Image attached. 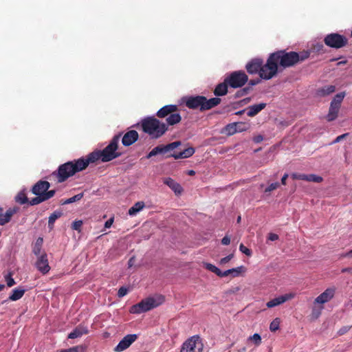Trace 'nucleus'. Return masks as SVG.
Returning <instances> with one entry per match:
<instances>
[{"label":"nucleus","instance_id":"nucleus-44","mask_svg":"<svg viewBox=\"0 0 352 352\" xmlns=\"http://www.w3.org/2000/svg\"><path fill=\"white\" fill-rule=\"evenodd\" d=\"M280 186L278 182L272 183L268 187L265 189V192H270L272 190H276Z\"/></svg>","mask_w":352,"mask_h":352},{"label":"nucleus","instance_id":"nucleus-29","mask_svg":"<svg viewBox=\"0 0 352 352\" xmlns=\"http://www.w3.org/2000/svg\"><path fill=\"white\" fill-rule=\"evenodd\" d=\"M63 215V212L60 210L54 211L48 219V228L50 230H52L54 227V223L56 220L60 218Z\"/></svg>","mask_w":352,"mask_h":352},{"label":"nucleus","instance_id":"nucleus-3","mask_svg":"<svg viewBox=\"0 0 352 352\" xmlns=\"http://www.w3.org/2000/svg\"><path fill=\"white\" fill-rule=\"evenodd\" d=\"M278 65L283 67H291L307 60L311 54L309 50H303L300 52L294 51L286 52L279 50L274 52Z\"/></svg>","mask_w":352,"mask_h":352},{"label":"nucleus","instance_id":"nucleus-12","mask_svg":"<svg viewBox=\"0 0 352 352\" xmlns=\"http://www.w3.org/2000/svg\"><path fill=\"white\" fill-rule=\"evenodd\" d=\"M50 184L47 181L39 180L32 188L31 191L35 195L44 196L49 195V199L53 197L56 194L55 190H50Z\"/></svg>","mask_w":352,"mask_h":352},{"label":"nucleus","instance_id":"nucleus-57","mask_svg":"<svg viewBox=\"0 0 352 352\" xmlns=\"http://www.w3.org/2000/svg\"><path fill=\"white\" fill-rule=\"evenodd\" d=\"M288 174L287 173H285L284 174V175L281 178V184L282 185H284L285 186L286 185V181H287V179L288 178Z\"/></svg>","mask_w":352,"mask_h":352},{"label":"nucleus","instance_id":"nucleus-61","mask_svg":"<svg viewBox=\"0 0 352 352\" xmlns=\"http://www.w3.org/2000/svg\"><path fill=\"white\" fill-rule=\"evenodd\" d=\"M134 258L132 257L129 261V266L131 267L133 265Z\"/></svg>","mask_w":352,"mask_h":352},{"label":"nucleus","instance_id":"nucleus-7","mask_svg":"<svg viewBox=\"0 0 352 352\" xmlns=\"http://www.w3.org/2000/svg\"><path fill=\"white\" fill-rule=\"evenodd\" d=\"M160 118H166L168 125H175L180 122L182 117L179 113L178 106L176 104H168L162 107L156 113Z\"/></svg>","mask_w":352,"mask_h":352},{"label":"nucleus","instance_id":"nucleus-64","mask_svg":"<svg viewBox=\"0 0 352 352\" xmlns=\"http://www.w3.org/2000/svg\"><path fill=\"white\" fill-rule=\"evenodd\" d=\"M5 288V285L3 284H0V292H1Z\"/></svg>","mask_w":352,"mask_h":352},{"label":"nucleus","instance_id":"nucleus-5","mask_svg":"<svg viewBox=\"0 0 352 352\" xmlns=\"http://www.w3.org/2000/svg\"><path fill=\"white\" fill-rule=\"evenodd\" d=\"M141 126L142 131L153 139L162 137L168 131V126L165 123L153 117L142 120Z\"/></svg>","mask_w":352,"mask_h":352},{"label":"nucleus","instance_id":"nucleus-34","mask_svg":"<svg viewBox=\"0 0 352 352\" xmlns=\"http://www.w3.org/2000/svg\"><path fill=\"white\" fill-rule=\"evenodd\" d=\"M43 239L42 237H38L33 247L32 252L36 256H39L41 252Z\"/></svg>","mask_w":352,"mask_h":352},{"label":"nucleus","instance_id":"nucleus-63","mask_svg":"<svg viewBox=\"0 0 352 352\" xmlns=\"http://www.w3.org/2000/svg\"><path fill=\"white\" fill-rule=\"evenodd\" d=\"M235 96H236V98H239V97L243 96V95H241V94H240V90H239L236 93Z\"/></svg>","mask_w":352,"mask_h":352},{"label":"nucleus","instance_id":"nucleus-36","mask_svg":"<svg viewBox=\"0 0 352 352\" xmlns=\"http://www.w3.org/2000/svg\"><path fill=\"white\" fill-rule=\"evenodd\" d=\"M86 347L82 345H78L67 349L62 350L60 352H85Z\"/></svg>","mask_w":352,"mask_h":352},{"label":"nucleus","instance_id":"nucleus-50","mask_svg":"<svg viewBox=\"0 0 352 352\" xmlns=\"http://www.w3.org/2000/svg\"><path fill=\"white\" fill-rule=\"evenodd\" d=\"M233 271H235V270L230 269V270H226L224 272L221 271L220 275L219 276V277L228 276V275H230L231 274H232Z\"/></svg>","mask_w":352,"mask_h":352},{"label":"nucleus","instance_id":"nucleus-15","mask_svg":"<svg viewBox=\"0 0 352 352\" xmlns=\"http://www.w3.org/2000/svg\"><path fill=\"white\" fill-rule=\"evenodd\" d=\"M138 338V336L136 334H128L124 336L118 343V344L115 347L114 351L116 352H121L127 348H129L131 344L134 342Z\"/></svg>","mask_w":352,"mask_h":352},{"label":"nucleus","instance_id":"nucleus-17","mask_svg":"<svg viewBox=\"0 0 352 352\" xmlns=\"http://www.w3.org/2000/svg\"><path fill=\"white\" fill-rule=\"evenodd\" d=\"M19 210V207L14 206L8 208L6 212H3V209L0 207V226H4L9 223L12 216L18 212Z\"/></svg>","mask_w":352,"mask_h":352},{"label":"nucleus","instance_id":"nucleus-48","mask_svg":"<svg viewBox=\"0 0 352 352\" xmlns=\"http://www.w3.org/2000/svg\"><path fill=\"white\" fill-rule=\"evenodd\" d=\"M127 292H128V289H127L126 287H121L119 289L118 292V296L120 298L123 297V296H124L125 295H126Z\"/></svg>","mask_w":352,"mask_h":352},{"label":"nucleus","instance_id":"nucleus-20","mask_svg":"<svg viewBox=\"0 0 352 352\" xmlns=\"http://www.w3.org/2000/svg\"><path fill=\"white\" fill-rule=\"evenodd\" d=\"M138 133L135 130L126 132L122 139V143L125 146H129L135 143L138 139Z\"/></svg>","mask_w":352,"mask_h":352},{"label":"nucleus","instance_id":"nucleus-55","mask_svg":"<svg viewBox=\"0 0 352 352\" xmlns=\"http://www.w3.org/2000/svg\"><path fill=\"white\" fill-rule=\"evenodd\" d=\"M268 239L272 241H274L278 239V236L274 233H270L268 235Z\"/></svg>","mask_w":352,"mask_h":352},{"label":"nucleus","instance_id":"nucleus-18","mask_svg":"<svg viewBox=\"0 0 352 352\" xmlns=\"http://www.w3.org/2000/svg\"><path fill=\"white\" fill-rule=\"evenodd\" d=\"M263 60L261 58H254L248 62L245 65L247 72L250 74H258L261 72Z\"/></svg>","mask_w":352,"mask_h":352},{"label":"nucleus","instance_id":"nucleus-59","mask_svg":"<svg viewBox=\"0 0 352 352\" xmlns=\"http://www.w3.org/2000/svg\"><path fill=\"white\" fill-rule=\"evenodd\" d=\"M322 48H323V45L322 44H317V45H314V49L317 52H319Z\"/></svg>","mask_w":352,"mask_h":352},{"label":"nucleus","instance_id":"nucleus-16","mask_svg":"<svg viewBox=\"0 0 352 352\" xmlns=\"http://www.w3.org/2000/svg\"><path fill=\"white\" fill-rule=\"evenodd\" d=\"M36 267L43 274H46L50 272V267L49 265L47 255L46 253H43L41 255L38 256V258L36 262Z\"/></svg>","mask_w":352,"mask_h":352},{"label":"nucleus","instance_id":"nucleus-39","mask_svg":"<svg viewBox=\"0 0 352 352\" xmlns=\"http://www.w3.org/2000/svg\"><path fill=\"white\" fill-rule=\"evenodd\" d=\"M231 270H234L236 271H233L232 275V277H237L239 276L241 273L245 272L246 271V268L243 265H241L239 267H237L236 268H232Z\"/></svg>","mask_w":352,"mask_h":352},{"label":"nucleus","instance_id":"nucleus-33","mask_svg":"<svg viewBox=\"0 0 352 352\" xmlns=\"http://www.w3.org/2000/svg\"><path fill=\"white\" fill-rule=\"evenodd\" d=\"M14 200L16 203L23 205L28 203V198L25 190H21L16 195Z\"/></svg>","mask_w":352,"mask_h":352},{"label":"nucleus","instance_id":"nucleus-54","mask_svg":"<svg viewBox=\"0 0 352 352\" xmlns=\"http://www.w3.org/2000/svg\"><path fill=\"white\" fill-rule=\"evenodd\" d=\"M251 89L252 88L250 86L244 87L240 90V94H241V95H246L251 91Z\"/></svg>","mask_w":352,"mask_h":352},{"label":"nucleus","instance_id":"nucleus-56","mask_svg":"<svg viewBox=\"0 0 352 352\" xmlns=\"http://www.w3.org/2000/svg\"><path fill=\"white\" fill-rule=\"evenodd\" d=\"M113 220H114L113 217H111L109 219H108L104 223V228H109L112 226V224L113 223Z\"/></svg>","mask_w":352,"mask_h":352},{"label":"nucleus","instance_id":"nucleus-26","mask_svg":"<svg viewBox=\"0 0 352 352\" xmlns=\"http://www.w3.org/2000/svg\"><path fill=\"white\" fill-rule=\"evenodd\" d=\"M228 87H229V85L228 82H226V78H225L223 82H221L216 86V87L214 90V94L216 96H225L228 93Z\"/></svg>","mask_w":352,"mask_h":352},{"label":"nucleus","instance_id":"nucleus-41","mask_svg":"<svg viewBox=\"0 0 352 352\" xmlns=\"http://www.w3.org/2000/svg\"><path fill=\"white\" fill-rule=\"evenodd\" d=\"M279 319L278 318H276L274 319L271 323H270V329L271 331L272 332H274L276 331V330L278 329L279 328Z\"/></svg>","mask_w":352,"mask_h":352},{"label":"nucleus","instance_id":"nucleus-8","mask_svg":"<svg viewBox=\"0 0 352 352\" xmlns=\"http://www.w3.org/2000/svg\"><path fill=\"white\" fill-rule=\"evenodd\" d=\"M278 63L274 53L270 54L265 64L262 63L260 78L264 80H270L276 76L278 69Z\"/></svg>","mask_w":352,"mask_h":352},{"label":"nucleus","instance_id":"nucleus-10","mask_svg":"<svg viewBox=\"0 0 352 352\" xmlns=\"http://www.w3.org/2000/svg\"><path fill=\"white\" fill-rule=\"evenodd\" d=\"M324 43L329 47L340 49L347 45L348 38L338 33H330L324 38Z\"/></svg>","mask_w":352,"mask_h":352},{"label":"nucleus","instance_id":"nucleus-6","mask_svg":"<svg viewBox=\"0 0 352 352\" xmlns=\"http://www.w3.org/2000/svg\"><path fill=\"white\" fill-rule=\"evenodd\" d=\"M164 300V297L162 295L146 298L140 302L133 305L130 309V312L132 314H141L150 311L162 305Z\"/></svg>","mask_w":352,"mask_h":352},{"label":"nucleus","instance_id":"nucleus-14","mask_svg":"<svg viewBox=\"0 0 352 352\" xmlns=\"http://www.w3.org/2000/svg\"><path fill=\"white\" fill-rule=\"evenodd\" d=\"M181 144L180 141L173 142L172 143L168 144L166 145H158L154 148H153L147 155L146 158L149 159L153 156H155L158 154H165L168 153L177 147H178Z\"/></svg>","mask_w":352,"mask_h":352},{"label":"nucleus","instance_id":"nucleus-24","mask_svg":"<svg viewBox=\"0 0 352 352\" xmlns=\"http://www.w3.org/2000/svg\"><path fill=\"white\" fill-rule=\"evenodd\" d=\"M267 104L265 102H261L259 104H253L249 106L247 108V115L249 117H254L257 115L260 111L264 109L266 107Z\"/></svg>","mask_w":352,"mask_h":352},{"label":"nucleus","instance_id":"nucleus-62","mask_svg":"<svg viewBox=\"0 0 352 352\" xmlns=\"http://www.w3.org/2000/svg\"><path fill=\"white\" fill-rule=\"evenodd\" d=\"M195 174V172L193 170H190L188 172V175H194Z\"/></svg>","mask_w":352,"mask_h":352},{"label":"nucleus","instance_id":"nucleus-60","mask_svg":"<svg viewBox=\"0 0 352 352\" xmlns=\"http://www.w3.org/2000/svg\"><path fill=\"white\" fill-rule=\"evenodd\" d=\"M342 257H352V250L345 254H343L342 255Z\"/></svg>","mask_w":352,"mask_h":352},{"label":"nucleus","instance_id":"nucleus-9","mask_svg":"<svg viewBox=\"0 0 352 352\" xmlns=\"http://www.w3.org/2000/svg\"><path fill=\"white\" fill-rule=\"evenodd\" d=\"M226 78L229 87L234 89L242 87L248 81V75L242 70L231 72Z\"/></svg>","mask_w":352,"mask_h":352},{"label":"nucleus","instance_id":"nucleus-28","mask_svg":"<svg viewBox=\"0 0 352 352\" xmlns=\"http://www.w3.org/2000/svg\"><path fill=\"white\" fill-rule=\"evenodd\" d=\"M335 91L336 87L334 85H327L318 89L317 90V95L324 97L333 94Z\"/></svg>","mask_w":352,"mask_h":352},{"label":"nucleus","instance_id":"nucleus-22","mask_svg":"<svg viewBox=\"0 0 352 352\" xmlns=\"http://www.w3.org/2000/svg\"><path fill=\"white\" fill-rule=\"evenodd\" d=\"M89 333L87 327L80 324L78 325L69 335V339H75L81 337L82 335Z\"/></svg>","mask_w":352,"mask_h":352},{"label":"nucleus","instance_id":"nucleus-46","mask_svg":"<svg viewBox=\"0 0 352 352\" xmlns=\"http://www.w3.org/2000/svg\"><path fill=\"white\" fill-rule=\"evenodd\" d=\"M293 179H300V180H306L307 175L305 174H298V173H293L291 175Z\"/></svg>","mask_w":352,"mask_h":352},{"label":"nucleus","instance_id":"nucleus-23","mask_svg":"<svg viewBox=\"0 0 352 352\" xmlns=\"http://www.w3.org/2000/svg\"><path fill=\"white\" fill-rule=\"evenodd\" d=\"M164 184L173 190L177 195H181L183 191L182 186L170 177L165 178L164 179Z\"/></svg>","mask_w":352,"mask_h":352},{"label":"nucleus","instance_id":"nucleus-19","mask_svg":"<svg viewBox=\"0 0 352 352\" xmlns=\"http://www.w3.org/2000/svg\"><path fill=\"white\" fill-rule=\"evenodd\" d=\"M295 296V294L293 293H289L285 294L284 295L280 296L278 297H276L270 301H268L266 304V306L268 308H272L276 306L280 305L284 302H285L287 300H289L292 298H294Z\"/></svg>","mask_w":352,"mask_h":352},{"label":"nucleus","instance_id":"nucleus-52","mask_svg":"<svg viewBox=\"0 0 352 352\" xmlns=\"http://www.w3.org/2000/svg\"><path fill=\"white\" fill-rule=\"evenodd\" d=\"M261 82V80L259 78H256V79H252L250 80L249 82H248V85L249 86L251 87L252 86H254V85H258V83Z\"/></svg>","mask_w":352,"mask_h":352},{"label":"nucleus","instance_id":"nucleus-35","mask_svg":"<svg viewBox=\"0 0 352 352\" xmlns=\"http://www.w3.org/2000/svg\"><path fill=\"white\" fill-rule=\"evenodd\" d=\"M204 267L206 270L214 273L217 276H219L220 275L221 270L215 265L211 263H204Z\"/></svg>","mask_w":352,"mask_h":352},{"label":"nucleus","instance_id":"nucleus-1","mask_svg":"<svg viewBox=\"0 0 352 352\" xmlns=\"http://www.w3.org/2000/svg\"><path fill=\"white\" fill-rule=\"evenodd\" d=\"M121 134L115 135L109 144L102 150H95L89 153L85 157L89 163L93 164L101 160L102 162H110L121 155L117 150Z\"/></svg>","mask_w":352,"mask_h":352},{"label":"nucleus","instance_id":"nucleus-58","mask_svg":"<svg viewBox=\"0 0 352 352\" xmlns=\"http://www.w3.org/2000/svg\"><path fill=\"white\" fill-rule=\"evenodd\" d=\"M263 138L262 135H259L254 138V142L256 143H259L263 141Z\"/></svg>","mask_w":352,"mask_h":352},{"label":"nucleus","instance_id":"nucleus-45","mask_svg":"<svg viewBox=\"0 0 352 352\" xmlns=\"http://www.w3.org/2000/svg\"><path fill=\"white\" fill-rule=\"evenodd\" d=\"M250 340H253L257 346L261 342V337L258 333H254L252 336H250Z\"/></svg>","mask_w":352,"mask_h":352},{"label":"nucleus","instance_id":"nucleus-37","mask_svg":"<svg viewBox=\"0 0 352 352\" xmlns=\"http://www.w3.org/2000/svg\"><path fill=\"white\" fill-rule=\"evenodd\" d=\"M305 181L312 182L315 183H320L323 181V179L320 176L316 175L314 174L307 175V179Z\"/></svg>","mask_w":352,"mask_h":352},{"label":"nucleus","instance_id":"nucleus-49","mask_svg":"<svg viewBox=\"0 0 352 352\" xmlns=\"http://www.w3.org/2000/svg\"><path fill=\"white\" fill-rule=\"evenodd\" d=\"M349 135V133H344L341 135H339L333 141V144H336V143H338L340 142V141H342V140H344L346 136Z\"/></svg>","mask_w":352,"mask_h":352},{"label":"nucleus","instance_id":"nucleus-42","mask_svg":"<svg viewBox=\"0 0 352 352\" xmlns=\"http://www.w3.org/2000/svg\"><path fill=\"white\" fill-rule=\"evenodd\" d=\"M239 250L248 256H251L252 254V251L250 249L245 247L243 243L240 244Z\"/></svg>","mask_w":352,"mask_h":352},{"label":"nucleus","instance_id":"nucleus-11","mask_svg":"<svg viewBox=\"0 0 352 352\" xmlns=\"http://www.w3.org/2000/svg\"><path fill=\"white\" fill-rule=\"evenodd\" d=\"M345 96L344 92L337 94L331 102L329 113L327 115V120L329 122L335 120L338 115L341 103Z\"/></svg>","mask_w":352,"mask_h":352},{"label":"nucleus","instance_id":"nucleus-51","mask_svg":"<svg viewBox=\"0 0 352 352\" xmlns=\"http://www.w3.org/2000/svg\"><path fill=\"white\" fill-rule=\"evenodd\" d=\"M350 329V327H343L339 329L338 333L340 336H342L345 334Z\"/></svg>","mask_w":352,"mask_h":352},{"label":"nucleus","instance_id":"nucleus-4","mask_svg":"<svg viewBox=\"0 0 352 352\" xmlns=\"http://www.w3.org/2000/svg\"><path fill=\"white\" fill-rule=\"evenodd\" d=\"M221 100L219 98L208 99L204 96H191L184 98V104L186 107L192 110H199L201 112L210 110L220 104Z\"/></svg>","mask_w":352,"mask_h":352},{"label":"nucleus","instance_id":"nucleus-40","mask_svg":"<svg viewBox=\"0 0 352 352\" xmlns=\"http://www.w3.org/2000/svg\"><path fill=\"white\" fill-rule=\"evenodd\" d=\"M4 278L6 281L8 287H10L16 284V282L14 281V278H12V274L11 272H10L7 275H6Z\"/></svg>","mask_w":352,"mask_h":352},{"label":"nucleus","instance_id":"nucleus-43","mask_svg":"<svg viewBox=\"0 0 352 352\" xmlns=\"http://www.w3.org/2000/svg\"><path fill=\"white\" fill-rule=\"evenodd\" d=\"M82 226V221H80V220L74 221L72 225V228L74 230L80 232Z\"/></svg>","mask_w":352,"mask_h":352},{"label":"nucleus","instance_id":"nucleus-25","mask_svg":"<svg viewBox=\"0 0 352 352\" xmlns=\"http://www.w3.org/2000/svg\"><path fill=\"white\" fill-rule=\"evenodd\" d=\"M195 150L193 147H188L184 149L183 151L174 153L173 154L171 155V156L176 160L188 158L192 156L195 153Z\"/></svg>","mask_w":352,"mask_h":352},{"label":"nucleus","instance_id":"nucleus-27","mask_svg":"<svg viewBox=\"0 0 352 352\" xmlns=\"http://www.w3.org/2000/svg\"><path fill=\"white\" fill-rule=\"evenodd\" d=\"M25 293V289H23L21 287L14 288V289H12V294L8 297V300H11V301L18 300L23 296Z\"/></svg>","mask_w":352,"mask_h":352},{"label":"nucleus","instance_id":"nucleus-2","mask_svg":"<svg viewBox=\"0 0 352 352\" xmlns=\"http://www.w3.org/2000/svg\"><path fill=\"white\" fill-rule=\"evenodd\" d=\"M89 165L86 157H82L60 165L52 175L57 178L58 183H62L76 173L85 170Z\"/></svg>","mask_w":352,"mask_h":352},{"label":"nucleus","instance_id":"nucleus-47","mask_svg":"<svg viewBox=\"0 0 352 352\" xmlns=\"http://www.w3.org/2000/svg\"><path fill=\"white\" fill-rule=\"evenodd\" d=\"M233 256H234V254H230L228 256L222 258L219 261V264L221 265H225L226 263H228L233 258Z\"/></svg>","mask_w":352,"mask_h":352},{"label":"nucleus","instance_id":"nucleus-13","mask_svg":"<svg viewBox=\"0 0 352 352\" xmlns=\"http://www.w3.org/2000/svg\"><path fill=\"white\" fill-rule=\"evenodd\" d=\"M204 345L199 336H192L183 344L180 352H202Z\"/></svg>","mask_w":352,"mask_h":352},{"label":"nucleus","instance_id":"nucleus-53","mask_svg":"<svg viewBox=\"0 0 352 352\" xmlns=\"http://www.w3.org/2000/svg\"><path fill=\"white\" fill-rule=\"evenodd\" d=\"M230 243V238L226 235L222 239H221V243L223 245H229Z\"/></svg>","mask_w":352,"mask_h":352},{"label":"nucleus","instance_id":"nucleus-21","mask_svg":"<svg viewBox=\"0 0 352 352\" xmlns=\"http://www.w3.org/2000/svg\"><path fill=\"white\" fill-rule=\"evenodd\" d=\"M334 294V288H328L315 299L314 302L324 304L329 301L333 297Z\"/></svg>","mask_w":352,"mask_h":352},{"label":"nucleus","instance_id":"nucleus-32","mask_svg":"<svg viewBox=\"0 0 352 352\" xmlns=\"http://www.w3.org/2000/svg\"><path fill=\"white\" fill-rule=\"evenodd\" d=\"M50 195H45L44 196L36 195V197L32 198L31 200H28V204L30 206L38 205L42 202H44L49 199Z\"/></svg>","mask_w":352,"mask_h":352},{"label":"nucleus","instance_id":"nucleus-38","mask_svg":"<svg viewBox=\"0 0 352 352\" xmlns=\"http://www.w3.org/2000/svg\"><path fill=\"white\" fill-rule=\"evenodd\" d=\"M82 197H83L82 193L77 194V195L73 196L72 197H70V198L66 199L65 201H64L63 204H72L75 201H79L82 198Z\"/></svg>","mask_w":352,"mask_h":352},{"label":"nucleus","instance_id":"nucleus-31","mask_svg":"<svg viewBox=\"0 0 352 352\" xmlns=\"http://www.w3.org/2000/svg\"><path fill=\"white\" fill-rule=\"evenodd\" d=\"M145 206L144 201L136 202L131 208L129 210V214L131 216L135 215L138 212L141 211Z\"/></svg>","mask_w":352,"mask_h":352},{"label":"nucleus","instance_id":"nucleus-30","mask_svg":"<svg viewBox=\"0 0 352 352\" xmlns=\"http://www.w3.org/2000/svg\"><path fill=\"white\" fill-rule=\"evenodd\" d=\"M239 124L243 125V123L234 122V123H231V124H228V125H226L225 127V131L227 132V134L229 135H232L237 132L243 131L244 129H238Z\"/></svg>","mask_w":352,"mask_h":352}]
</instances>
